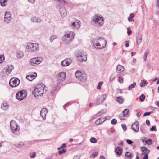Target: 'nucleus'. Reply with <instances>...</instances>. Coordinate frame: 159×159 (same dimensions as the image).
Instances as JSON below:
<instances>
[{"label":"nucleus","instance_id":"nucleus-21","mask_svg":"<svg viewBox=\"0 0 159 159\" xmlns=\"http://www.w3.org/2000/svg\"><path fill=\"white\" fill-rule=\"evenodd\" d=\"M141 150L142 152V154H144L147 153H149V150L145 147H142L141 148Z\"/></svg>","mask_w":159,"mask_h":159},{"label":"nucleus","instance_id":"nucleus-28","mask_svg":"<svg viewBox=\"0 0 159 159\" xmlns=\"http://www.w3.org/2000/svg\"><path fill=\"white\" fill-rule=\"evenodd\" d=\"M16 55L18 58H21L24 56V53L21 51H19L17 53Z\"/></svg>","mask_w":159,"mask_h":159},{"label":"nucleus","instance_id":"nucleus-34","mask_svg":"<svg viewBox=\"0 0 159 159\" xmlns=\"http://www.w3.org/2000/svg\"><path fill=\"white\" fill-rule=\"evenodd\" d=\"M57 36L55 35H53L51 36L50 39L51 42H52L54 40L57 38Z\"/></svg>","mask_w":159,"mask_h":159},{"label":"nucleus","instance_id":"nucleus-49","mask_svg":"<svg viewBox=\"0 0 159 159\" xmlns=\"http://www.w3.org/2000/svg\"><path fill=\"white\" fill-rule=\"evenodd\" d=\"M141 41V39L140 38H138L136 41V43L137 44H139L140 43Z\"/></svg>","mask_w":159,"mask_h":159},{"label":"nucleus","instance_id":"nucleus-48","mask_svg":"<svg viewBox=\"0 0 159 159\" xmlns=\"http://www.w3.org/2000/svg\"><path fill=\"white\" fill-rule=\"evenodd\" d=\"M118 81L120 83H122L123 82V79L122 78H121L120 76L118 77Z\"/></svg>","mask_w":159,"mask_h":159},{"label":"nucleus","instance_id":"nucleus-30","mask_svg":"<svg viewBox=\"0 0 159 159\" xmlns=\"http://www.w3.org/2000/svg\"><path fill=\"white\" fill-rule=\"evenodd\" d=\"M62 17H65L67 15V12L66 11H61L60 12Z\"/></svg>","mask_w":159,"mask_h":159},{"label":"nucleus","instance_id":"nucleus-23","mask_svg":"<svg viewBox=\"0 0 159 159\" xmlns=\"http://www.w3.org/2000/svg\"><path fill=\"white\" fill-rule=\"evenodd\" d=\"M116 153L118 155H120L122 152V149L119 147H117L115 150Z\"/></svg>","mask_w":159,"mask_h":159},{"label":"nucleus","instance_id":"nucleus-26","mask_svg":"<svg viewBox=\"0 0 159 159\" xmlns=\"http://www.w3.org/2000/svg\"><path fill=\"white\" fill-rule=\"evenodd\" d=\"M11 14L10 12H6L5 14V18H7L8 19V20H10L11 19Z\"/></svg>","mask_w":159,"mask_h":159},{"label":"nucleus","instance_id":"nucleus-43","mask_svg":"<svg viewBox=\"0 0 159 159\" xmlns=\"http://www.w3.org/2000/svg\"><path fill=\"white\" fill-rule=\"evenodd\" d=\"M125 116H124V115L123 116L122 115H120L119 116V119L121 120H125Z\"/></svg>","mask_w":159,"mask_h":159},{"label":"nucleus","instance_id":"nucleus-46","mask_svg":"<svg viewBox=\"0 0 159 159\" xmlns=\"http://www.w3.org/2000/svg\"><path fill=\"white\" fill-rule=\"evenodd\" d=\"M157 130L156 129V127L155 126H152L151 128L150 129V131H156Z\"/></svg>","mask_w":159,"mask_h":159},{"label":"nucleus","instance_id":"nucleus-32","mask_svg":"<svg viewBox=\"0 0 159 159\" xmlns=\"http://www.w3.org/2000/svg\"><path fill=\"white\" fill-rule=\"evenodd\" d=\"M90 141L91 143H96L97 142V139L94 137H92L91 138Z\"/></svg>","mask_w":159,"mask_h":159},{"label":"nucleus","instance_id":"nucleus-14","mask_svg":"<svg viewBox=\"0 0 159 159\" xmlns=\"http://www.w3.org/2000/svg\"><path fill=\"white\" fill-rule=\"evenodd\" d=\"M139 127V124L138 122H136L133 123L131 125L132 129L136 132L138 131Z\"/></svg>","mask_w":159,"mask_h":159},{"label":"nucleus","instance_id":"nucleus-4","mask_svg":"<svg viewBox=\"0 0 159 159\" xmlns=\"http://www.w3.org/2000/svg\"><path fill=\"white\" fill-rule=\"evenodd\" d=\"M10 127L13 133L16 135L20 134V127L17 123L14 120H11L10 122Z\"/></svg>","mask_w":159,"mask_h":159},{"label":"nucleus","instance_id":"nucleus-56","mask_svg":"<svg viewBox=\"0 0 159 159\" xmlns=\"http://www.w3.org/2000/svg\"><path fill=\"white\" fill-rule=\"evenodd\" d=\"M125 43H126L125 46L126 47H128L129 46V44L128 43V41H125Z\"/></svg>","mask_w":159,"mask_h":159},{"label":"nucleus","instance_id":"nucleus-62","mask_svg":"<svg viewBox=\"0 0 159 159\" xmlns=\"http://www.w3.org/2000/svg\"><path fill=\"white\" fill-rule=\"evenodd\" d=\"M136 115L138 117H139L141 116V113L140 112H137Z\"/></svg>","mask_w":159,"mask_h":159},{"label":"nucleus","instance_id":"nucleus-9","mask_svg":"<svg viewBox=\"0 0 159 159\" xmlns=\"http://www.w3.org/2000/svg\"><path fill=\"white\" fill-rule=\"evenodd\" d=\"M75 75L77 78L82 81H84L87 79L86 75L79 71H77Z\"/></svg>","mask_w":159,"mask_h":159},{"label":"nucleus","instance_id":"nucleus-55","mask_svg":"<svg viewBox=\"0 0 159 159\" xmlns=\"http://www.w3.org/2000/svg\"><path fill=\"white\" fill-rule=\"evenodd\" d=\"M122 127L123 128V129L124 131L126 130L127 129V128L126 127V125H122Z\"/></svg>","mask_w":159,"mask_h":159},{"label":"nucleus","instance_id":"nucleus-40","mask_svg":"<svg viewBox=\"0 0 159 159\" xmlns=\"http://www.w3.org/2000/svg\"><path fill=\"white\" fill-rule=\"evenodd\" d=\"M145 96L144 94L141 95L140 97V99L141 101H143L145 99Z\"/></svg>","mask_w":159,"mask_h":159},{"label":"nucleus","instance_id":"nucleus-50","mask_svg":"<svg viewBox=\"0 0 159 159\" xmlns=\"http://www.w3.org/2000/svg\"><path fill=\"white\" fill-rule=\"evenodd\" d=\"M126 142L129 144H131L133 143V142L132 141L129 139H127Z\"/></svg>","mask_w":159,"mask_h":159},{"label":"nucleus","instance_id":"nucleus-52","mask_svg":"<svg viewBox=\"0 0 159 159\" xmlns=\"http://www.w3.org/2000/svg\"><path fill=\"white\" fill-rule=\"evenodd\" d=\"M128 30V31L127 32L128 33V34L129 35H130L131 33H132V31L131 30H130V28H128V29H127Z\"/></svg>","mask_w":159,"mask_h":159},{"label":"nucleus","instance_id":"nucleus-6","mask_svg":"<svg viewBox=\"0 0 159 159\" xmlns=\"http://www.w3.org/2000/svg\"><path fill=\"white\" fill-rule=\"evenodd\" d=\"M27 93L26 91L22 90L20 91L16 94V98L19 100H22L27 96Z\"/></svg>","mask_w":159,"mask_h":159},{"label":"nucleus","instance_id":"nucleus-58","mask_svg":"<svg viewBox=\"0 0 159 159\" xmlns=\"http://www.w3.org/2000/svg\"><path fill=\"white\" fill-rule=\"evenodd\" d=\"M155 104L159 107V102L157 101H156L155 102Z\"/></svg>","mask_w":159,"mask_h":159},{"label":"nucleus","instance_id":"nucleus-53","mask_svg":"<svg viewBox=\"0 0 159 159\" xmlns=\"http://www.w3.org/2000/svg\"><path fill=\"white\" fill-rule=\"evenodd\" d=\"M98 155V153L96 152H94L92 155V156L94 158L95 157L97 156Z\"/></svg>","mask_w":159,"mask_h":159},{"label":"nucleus","instance_id":"nucleus-12","mask_svg":"<svg viewBox=\"0 0 159 159\" xmlns=\"http://www.w3.org/2000/svg\"><path fill=\"white\" fill-rule=\"evenodd\" d=\"M13 68L12 65L8 66V67L4 69L3 71V75L6 76L9 75L11 72Z\"/></svg>","mask_w":159,"mask_h":159},{"label":"nucleus","instance_id":"nucleus-19","mask_svg":"<svg viewBox=\"0 0 159 159\" xmlns=\"http://www.w3.org/2000/svg\"><path fill=\"white\" fill-rule=\"evenodd\" d=\"M71 25L76 28H78L80 27V22L79 21H75L72 23Z\"/></svg>","mask_w":159,"mask_h":159},{"label":"nucleus","instance_id":"nucleus-3","mask_svg":"<svg viewBox=\"0 0 159 159\" xmlns=\"http://www.w3.org/2000/svg\"><path fill=\"white\" fill-rule=\"evenodd\" d=\"M106 44V41L103 38H100L96 41L94 45L95 48L100 49L104 48Z\"/></svg>","mask_w":159,"mask_h":159},{"label":"nucleus","instance_id":"nucleus-57","mask_svg":"<svg viewBox=\"0 0 159 159\" xmlns=\"http://www.w3.org/2000/svg\"><path fill=\"white\" fill-rule=\"evenodd\" d=\"M29 2L32 3H34L35 1V0H28Z\"/></svg>","mask_w":159,"mask_h":159},{"label":"nucleus","instance_id":"nucleus-15","mask_svg":"<svg viewBox=\"0 0 159 159\" xmlns=\"http://www.w3.org/2000/svg\"><path fill=\"white\" fill-rule=\"evenodd\" d=\"M72 61L71 59L67 58L62 61L61 64L64 66H67L71 64Z\"/></svg>","mask_w":159,"mask_h":159},{"label":"nucleus","instance_id":"nucleus-8","mask_svg":"<svg viewBox=\"0 0 159 159\" xmlns=\"http://www.w3.org/2000/svg\"><path fill=\"white\" fill-rule=\"evenodd\" d=\"M74 37V34L73 32L71 31L66 33L64 36L65 40L70 41L72 40Z\"/></svg>","mask_w":159,"mask_h":159},{"label":"nucleus","instance_id":"nucleus-17","mask_svg":"<svg viewBox=\"0 0 159 159\" xmlns=\"http://www.w3.org/2000/svg\"><path fill=\"white\" fill-rule=\"evenodd\" d=\"M48 112V110L46 108H43L40 111V115L42 118L44 120L46 118V115Z\"/></svg>","mask_w":159,"mask_h":159},{"label":"nucleus","instance_id":"nucleus-33","mask_svg":"<svg viewBox=\"0 0 159 159\" xmlns=\"http://www.w3.org/2000/svg\"><path fill=\"white\" fill-rule=\"evenodd\" d=\"M4 57L3 55H0V63H3L4 61Z\"/></svg>","mask_w":159,"mask_h":159},{"label":"nucleus","instance_id":"nucleus-37","mask_svg":"<svg viewBox=\"0 0 159 159\" xmlns=\"http://www.w3.org/2000/svg\"><path fill=\"white\" fill-rule=\"evenodd\" d=\"M152 143V140L150 139H148L146 141V143L149 145L151 144Z\"/></svg>","mask_w":159,"mask_h":159},{"label":"nucleus","instance_id":"nucleus-29","mask_svg":"<svg viewBox=\"0 0 159 159\" xmlns=\"http://www.w3.org/2000/svg\"><path fill=\"white\" fill-rule=\"evenodd\" d=\"M136 85V83L135 82H134L133 84L129 86L128 87V89L129 90H131L132 88L135 87Z\"/></svg>","mask_w":159,"mask_h":159},{"label":"nucleus","instance_id":"nucleus-61","mask_svg":"<svg viewBox=\"0 0 159 159\" xmlns=\"http://www.w3.org/2000/svg\"><path fill=\"white\" fill-rule=\"evenodd\" d=\"M134 15L133 14H131L130 15V17L133 18L134 17Z\"/></svg>","mask_w":159,"mask_h":159},{"label":"nucleus","instance_id":"nucleus-38","mask_svg":"<svg viewBox=\"0 0 159 159\" xmlns=\"http://www.w3.org/2000/svg\"><path fill=\"white\" fill-rule=\"evenodd\" d=\"M59 2L63 4H67L68 2L66 1H65L64 0H57Z\"/></svg>","mask_w":159,"mask_h":159},{"label":"nucleus","instance_id":"nucleus-59","mask_svg":"<svg viewBox=\"0 0 159 159\" xmlns=\"http://www.w3.org/2000/svg\"><path fill=\"white\" fill-rule=\"evenodd\" d=\"M146 123L148 125H149L150 123V121L148 120H146Z\"/></svg>","mask_w":159,"mask_h":159},{"label":"nucleus","instance_id":"nucleus-11","mask_svg":"<svg viewBox=\"0 0 159 159\" xmlns=\"http://www.w3.org/2000/svg\"><path fill=\"white\" fill-rule=\"evenodd\" d=\"M66 75V73L64 72H61L58 74L57 78L59 82V84H60V82H62L65 80Z\"/></svg>","mask_w":159,"mask_h":159},{"label":"nucleus","instance_id":"nucleus-2","mask_svg":"<svg viewBox=\"0 0 159 159\" xmlns=\"http://www.w3.org/2000/svg\"><path fill=\"white\" fill-rule=\"evenodd\" d=\"M92 21L96 26H100L104 23V20L103 17L96 14L94 16Z\"/></svg>","mask_w":159,"mask_h":159},{"label":"nucleus","instance_id":"nucleus-39","mask_svg":"<svg viewBox=\"0 0 159 159\" xmlns=\"http://www.w3.org/2000/svg\"><path fill=\"white\" fill-rule=\"evenodd\" d=\"M125 155L128 158H130L131 157V153L128 152H126Z\"/></svg>","mask_w":159,"mask_h":159},{"label":"nucleus","instance_id":"nucleus-47","mask_svg":"<svg viewBox=\"0 0 159 159\" xmlns=\"http://www.w3.org/2000/svg\"><path fill=\"white\" fill-rule=\"evenodd\" d=\"M66 147V145L65 144H63L59 148H58V150H60L62 148H64Z\"/></svg>","mask_w":159,"mask_h":159},{"label":"nucleus","instance_id":"nucleus-36","mask_svg":"<svg viewBox=\"0 0 159 159\" xmlns=\"http://www.w3.org/2000/svg\"><path fill=\"white\" fill-rule=\"evenodd\" d=\"M103 84V82H102V81L100 82L99 83V84L97 87V88L98 89L100 90L101 89V86Z\"/></svg>","mask_w":159,"mask_h":159},{"label":"nucleus","instance_id":"nucleus-7","mask_svg":"<svg viewBox=\"0 0 159 159\" xmlns=\"http://www.w3.org/2000/svg\"><path fill=\"white\" fill-rule=\"evenodd\" d=\"M20 83V80L16 78H11L9 81L10 85L12 87L17 86Z\"/></svg>","mask_w":159,"mask_h":159},{"label":"nucleus","instance_id":"nucleus-44","mask_svg":"<svg viewBox=\"0 0 159 159\" xmlns=\"http://www.w3.org/2000/svg\"><path fill=\"white\" fill-rule=\"evenodd\" d=\"M148 53H149V52L147 51L146 52V53H145V54H144V60L145 61H146L147 57V56H148Z\"/></svg>","mask_w":159,"mask_h":159},{"label":"nucleus","instance_id":"nucleus-42","mask_svg":"<svg viewBox=\"0 0 159 159\" xmlns=\"http://www.w3.org/2000/svg\"><path fill=\"white\" fill-rule=\"evenodd\" d=\"M148 83L147 81H142L141 83L140 86L141 87H143L145 86V84H147Z\"/></svg>","mask_w":159,"mask_h":159},{"label":"nucleus","instance_id":"nucleus-31","mask_svg":"<svg viewBox=\"0 0 159 159\" xmlns=\"http://www.w3.org/2000/svg\"><path fill=\"white\" fill-rule=\"evenodd\" d=\"M0 3L2 6H4L7 4V1L6 0H0Z\"/></svg>","mask_w":159,"mask_h":159},{"label":"nucleus","instance_id":"nucleus-45","mask_svg":"<svg viewBox=\"0 0 159 159\" xmlns=\"http://www.w3.org/2000/svg\"><path fill=\"white\" fill-rule=\"evenodd\" d=\"M117 122V120L116 119H113L111 121V123L112 124L115 125Z\"/></svg>","mask_w":159,"mask_h":159},{"label":"nucleus","instance_id":"nucleus-22","mask_svg":"<svg viewBox=\"0 0 159 159\" xmlns=\"http://www.w3.org/2000/svg\"><path fill=\"white\" fill-rule=\"evenodd\" d=\"M116 100L120 103H122L124 101L123 98L121 96L116 97Z\"/></svg>","mask_w":159,"mask_h":159},{"label":"nucleus","instance_id":"nucleus-54","mask_svg":"<svg viewBox=\"0 0 159 159\" xmlns=\"http://www.w3.org/2000/svg\"><path fill=\"white\" fill-rule=\"evenodd\" d=\"M151 113V112H145L144 113V114L143 115V116H148L149 115H150Z\"/></svg>","mask_w":159,"mask_h":159},{"label":"nucleus","instance_id":"nucleus-13","mask_svg":"<svg viewBox=\"0 0 159 159\" xmlns=\"http://www.w3.org/2000/svg\"><path fill=\"white\" fill-rule=\"evenodd\" d=\"M78 57H79V60L81 62L85 61L87 59L86 55L84 52L82 53L81 52L79 53Z\"/></svg>","mask_w":159,"mask_h":159},{"label":"nucleus","instance_id":"nucleus-10","mask_svg":"<svg viewBox=\"0 0 159 159\" xmlns=\"http://www.w3.org/2000/svg\"><path fill=\"white\" fill-rule=\"evenodd\" d=\"M106 97V95L105 94L99 96L96 99L95 104L96 105L100 104L105 100Z\"/></svg>","mask_w":159,"mask_h":159},{"label":"nucleus","instance_id":"nucleus-1","mask_svg":"<svg viewBox=\"0 0 159 159\" xmlns=\"http://www.w3.org/2000/svg\"><path fill=\"white\" fill-rule=\"evenodd\" d=\"M45 86L42 83L37 85L34 88V93L35 97L41 96L46 91Z\"/></svg>","mask_w":159,"mask_h":159},{"label":"nucleus","instance_id":"nucleus-35","mask_svg":"<svg viewBox=\"0 0 159 159\" xmlns=\"http://www.w3.org/2000/svg\"><path fill=\"white\" fill-rule=\"evenodd\" d=\"M30 157L31 158H34L36 156V152H34L30 153Z\"/></svg>","mask_w":159,"mask_h":159},{"label":"nucleus","instance_id":"nucleus-64","mask_svg":"<svg viewBox=\"0 0 159 159\" xmlns=\"http://www.w3.org/2000/svg\"><path fill=\"white\" fill-rule=\"evenodd\" d=\"M137 61V60L136 58H134L133 60V62L134 63H135Z\"/></svg>","mask_w":159,"mask_h":159},{"label":"nucleus","instance_id":"nucleus-24","mask_svg":"<svg viewBox=\"0 0 159 159\" xmlns=\"http://www.w3.org/2000/svg\"><path fill=\"white\" fill-rule=\"evenodd\" d=\"M105 120L104 119V117H102L101 118L98 119L96 121L95 123L96 125H98L103 122Z\"/></svg>","mask_w":159,"mask_h":159},{"label":"nucleus","instance_id":"nucleus-5","mask_svg":"<svg viewBox=\"0 0 159 159\" xmlns=\"http://www.w3.org/2000/svg\"><path fill=\"white\" fill-rule=\"evenodd\" d=\"M26 48L29 52H34L39 48V45L36 43H29L26 46Z\"/></svg>","mask_w":159,"mask_h":159},{"label":"nucleus","instance_id":"nucleus-20","mask_svg":"<svg viewBox=\"0 0 159 159\" xmlns=\"http://www.w3.org/2000/svg\"><path fill=\"white\" fill-rule=\"evenodd\" d=\"M124 70L123 66L120 65H118L116 67V72L118 73H120Z\"/></svg>","mask_w":159,"mask_h":159},{"label":"nucleus","instance_id":"nucleus-16","mask_svg":"<svg viewBox=\"0 0 159 159\" xmlns=\"http://www.w3.org/2000/svg\"><path fill=\"white\" fill-rule=\"evenodd\" d=\"M37 76V73L34 72L33 74H30L26 76V78L30 81H32Z\"/></svg>","mask_w":159,"mask_h":159},{"label":"nucleus","instance_id":"nucleus-27","mask_svg":"<svg viewBox=\"0 0 159 159\" xmlns=\"http://www.w3.org/2000/svg\"><path fill=\"white\" fill-rule=\"evenodd\" d=\"M129 112V110L128 109H125L122 112L123 115L124 116L127 117Z\"/></svg>","mask_w":159,"mask_h":159},{"label":"nucleus","instance_id":"nucleus-41","mask_svg":"<svg viewBox=\"0 0 159 159\" xmlns=\"http://www.w3.org/2000/svg\"><path fill=\"white\" fill-rule=\"evenodd\" d=\"M66 150L65 149H62V150L59 151L58 152L59 155H61L63 153H64L66 152Z\"/></svg>","mask_w":159,"mask_h":159},{"label":"nucleus","instance_id":"nucleus-18","mask_svg":"<svg viewBox=\"0 0 159 159\" xmlns=\"http://www.w3.org/2000/svg\"><path fill=\"white\" fill-rule=\"evenodd\" d=\"M41 61V59L40 58L34 57L31 59V63L34 64H39Z\"/></svg>","mask_w":159,"mask_h":159},{"label":"nucleus","instance_id":"nucleus-63","mask_svg":"<svg viewBox=\"0 0 159 159\" xmlns=\"http://www.w3.org/2000/svg\"><path fill=\"white\" fill-rule=\"evenodd\" d=\"M136 53V52H132L131 53V55L132 56H133Z\"/></svg>","mask_w":159,"mask_h":159},{"label":"nucleus","instance_id":"nucleus-25","mask_svg":"<svg viewBox=\"0 0 159 159\" xmlns=\"http://www.w3.org/2000/svg\"><path fill=\"white\" fill-rule=\"evenodd\" d=\"M9 106L6 102L3 103L1 105V108L4 110H6L8 108Z\"/></svg>","mask_w":159,"mask_h":159},{"label":"nucleus","instance_id":"nucleus-60","mask_svg":"<svg viewBox=\"0 0 159 159\" xmlns=\"http://www.w3.org/2000/svg\"><path fill=\"white\" fill-rule=\"evenodd\" d=\"M100 159H105V158L103 155H102L100 156Z\"/></svg>","mask_w":159,"mask_h":159},{"label":"nucleus","instance_id":"nucleus-51","mask_svg":"<svg viewBox=\"0 0 159 159\" xmlns=\"http://www.w3.org/2000/svg\"><path fill=\"white\" fill-rule=\"evenodd\" d=\"M148 152L146 154H144L145 155L143 157V159H148Z\"/></svg>","mask_w":159,"mask_h":159}]
</instances>
